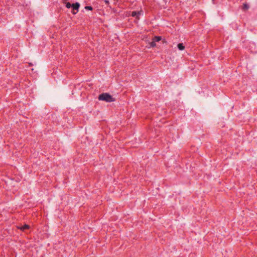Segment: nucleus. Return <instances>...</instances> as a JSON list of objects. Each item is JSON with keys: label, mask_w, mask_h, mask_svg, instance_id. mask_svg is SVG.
Listing matches in <instances>:
<instances>
[{"label": "nucleus", "mask_w": 257, "mask_h": 257, "mask_svg": "<svg viewBox=\"0 0 257 257\" xmlns=\"http://www.w3.org/2000/svg\"><path fill=\"white\" fill-rule=\"evenodd\" d=\"M98 99L102 100L107 102H111L115 101V98H113L110 94L107 93H103L98 96Z\"/></svg>", "instance_id": "obj_1"}, {"label": "nucleus", "mask_w": 257, "mask_h": 257, "mask_svg": "<svg viewBox=\"0 0 257 257\" xmlns=\"http://www.w3.org/2000/svg\"><path fill=\"white\" fill-rule=\"evenodd\" d=\"M80 7V4L78 3L72 4V8H73V14H76L78 11Z\"/></svg>", "instance_id": "obj_2"}, {"label": "nucleus", "mask_w": 257, "mask_h": 257, "mask_svg": "<svg viewBox=\"0 0 257 257\" xmlns=\"http://www.w3.org/2000/svg\"><path fill=\"white\" fill-rule=\"evenodd\" d=\"M30 228V226L28 224H25L24 225L21 226V227H19L18 228L20 229L21 230L24 231L26 229H28Z\"/></svg>", "instance_id": "obj_3"}, {"label": "nucleus", "mask_w": 257, "mask_h": 257, "mask_svg": "<svg viewBox=\"0 0 257 257\" xmlns=\"http://www.w3.org/2000/svg\"><path fill=\"white\" fill-rule=\"evenodd\" d=\"M141 12L133 11L132 12V16L134 17H136L137 18H138L139 16L141 15Z\"/></svg>", "instance_id": "obj_4"}, {"label": "nucleus", "mask_w": 257, "mask_h": 257, "mask_svg": "<svg viewBox=\"0 0 257 257\" xmlns=\"http://www.w3.org/2000/svg\"><path fill=\"white\" fill-rule=\"evenodd\" d=\"M177 47L179 50L182 51L185 49V47L182 43H179L177 45Z\"/></svg>", "instance_id": "obj_5"}, {"label": "nucleus", "mask_w": 257, "mask_h": 257, "mask_svg": "<svg viewBox=\"0 0 257 257\" xmlns=\"http://www.w3.org/2000/svg\"><path fill=\"white\" fill-rule=\"evenodd\" d=\"M242 9L243 11H246V10H248L249 9L248 5L247 4H243Z\"/></svg>", "instance_id": "obj_6"}, {"label": "nucleus", "mask_w": 257, "mask_h": 257, "mask_svg": "<svg viewBox=\"0 0 257 257\" xmlns=\"http://www.w3.org/2000/svg\"><path fill=\"white\" fill-rule=\"evenodd\" d=\"M161 40V37L160 36H155L153 39V40H154L155 42H159Z\"/></svg>", "instance_id": "obj_7"}, {"label": "nucleus", "mask_w": 257, "mask_h": 257, "mask_svg": "<svg viewBox=\"0 0 257 257\" xmlns=\"http://www.w3.org/2000/svg\"><path fill=\"white\" fill-rule=\"evenodd\" d=\"M149 44L151 47H154L156 46V42L154 40L150 42Z\"/></svg>", "instance_id": "obj_8"}, {"label": "nucleus", "mask_w": 257, "mask_h": 257, "mask_svg": "<svg viewBox=\"0 0 257 257\" xmlns=\"http://www.w3.org/2000/svg\"><path fill=\"white\" fill-rule=\"evenodd\" d=\"M66 7L67 8L69 9L72 7V5L69 2H67L66 4Z\"/></svg>", "instance_id": "obj_9"}, {"label": "nucleus", "mask_w": 257, "mask_h": 257, "mask_svg": "<svg viewBox=\"0 0 257 257\" xmlns=\"http://www.w3.org/2000/svg\"><path fill=\"white\" fill-rule=\"evenodd\" d=\"M85 9L91 11V10H92L93 8L91 6H86L85 7Z\"/></svg>", "instance_id": "obj_10"}, {"label": "nucleus", "mask_w": 257, "mask_h": 257, "mask_svg": "<svg viewBox=\"0 0 257 257\" xmlns=\"http://www.w3.org/2000/svg\"><path fill=\"white\" fill-rule=\"evenodd\" d=\"M105 2H106V3H108V1H105Z\"/></svg>", "instance_id": "obj_11"}]
</instances>
